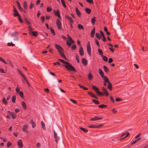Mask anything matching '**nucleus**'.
Wrapping results in <instances>:
<instances>
[{
	"instance_id": "1",
	"label": "nucleus",
	"mask_w": 148,
	"mask_h": 148,
	"mask_svg": "<svg viewBox=\"0 0 148 148\" xmlns=\"http://www.w3.org/2000/svg\"><path fill=\"white\" fill-rule=\"evenodd\" d=\"M59 60L63 63L65 64V65H64V66L67 69L73 71H76L74 67L68 62L61 59H59Z\"/></svg>"
},
{
	"instance_id": "2",
	"label": "nucleus",
	"mask_w": 148,
	"mask_h": 148,
	"mask_svg": "<svg viewBox=\"0 0 148 148\" xmlns=\"http://www.w3.org/2000/svg\"><path fill=\"white\" fill-rule=\"evenodd\" d=\"M55 48L57 49L60 55L64 58L66 59V57L64 55L63 53V49L59 45L55 43L54 44Z\"/></svg>"
},
{
	"instance_id": "3",
	"label": "nucleus",
	"mask_w": 148,
	"mask_h": 148,
	"mask_svg": "<svg viewBox=\"0 0 148 148\" xmlns=\"http://www.w3.org/2000/svg\"><path fill=\"white\" fill-rule=\"evenodd\" d=\"M92 88L100 96H104V94L102 92L99 91V89L95 86H92Z\"/></svg>"
},
{
	"instance_id": "4",
	"label": "nucleus",
	"mask_w": 148,
	"mask_h": 148,
	"mask_svg": "<svg viewBox=\"0 0 148 148\" xmlns=\"http://www.w3.org/2000/svg\"><path fill=\"white\" fill-rule=\"evenodd\" d=\"M56 24L57 25V28L59 30H61L62 29V24L60 20L57 18L56 19Z\"/></svg>"
},
{
	"instance_id": "5",
	"label": "nucleus",
	"mask_w": 148,
	"mask_h": 148,
	"mask_svg": "<svg viewBox=\"0 0 148 148\" xmlns=\"http://www.w3.org/2000/svg\"><path fill=\"white\" fill-rule=\"evenodd\" d=\"M87 51L88 54L90 56H91V48L90 44L89 42L87 43Z\"/></svg>"
},
{
	"instance_id": "6",
	"label": "nucleus",
	"mask_w": 148,
	"mask_h": 148,
	"mask_svg": "<svg viewBox=\"0 0 148 148\" xmlns=\"http://www.w3.org/2000/svg\"><path fill=\"white\" fill-rule=\"evenodd\" d=\"M28 129V125L27 124H25L23 126L22 128V131L24 133H28V132L27 130Z\"/></svg>"
},
{
	"instance_id": "7",
	"label": "nucleus",
	"mask_w": 148,
	"mask_h": 148,
	"mask_svg": "<svg viewBox=\"0 0 148 148\" xmlns=\"http://www.w3.org/2000/svg\"><path fill=\"white\" fill-rule=\"evenodd\" d=\"M65 18L68 20L70 23H73L74 21L71 17L68 15L65 16Z\"/></svg>"
},
{
	"instance_id": "8",
	"label": "nucleus",
	"mask_w": 148,
	"mask_h": 148,
	"mask_svg": "<svg viewBox=\"0 0 148 148\" xmlns=\"http://www.w3.org/2000/svg\"><path fill=\"white\" fill-rule=\"evenodd\" d=\"M14 14L13 16L15 17L16 16H19L20 15L18 13L16 9V8L14 7Z\"/></svg>"
},
{
	"instance_id": "9",
	"label": "nucleus",
	"mask_w": 148,
	"mask_h": 148,
	"mask_svg": "<svg viewBox=\"0 0 148 148\" xmlns=\"http://www.w3.org/2000/svg\"><path fill=\"white\" fill-rule=\"evenodd\" d=\"M102 90L103 92V93L104 94V95H105L106 96H108L109 94L107 92V90L103 87H102Z\"/></svg>"
},
{
	"instance_id": "10",
	"label": "nucleus",
	"mask_w": 148,
	"mask_h": 148,
	"mask_svg": "<svg viewBox=\"0 0 148 148\" xmlns=\"http://www.w3.org/2000/svg\"><path fill=\"white\" fill-rule=\"evenodd\" d=\"M53 14L56 16H57L60 19H61V17L60 16V12L58 10H57L56 11L54 12Z\"/></svg>"
},
{
	"instance_id": "11",
	"label": "nucleus",
	"mask_w": 148,
	"mask_h": 148,
	"mask_svg": "<svg viewBox=\"0 0 148 148\" xmlns=\"http://www.w3.org/2000/svg\"><path fill=\"white\" fill-rule=\"evenodd\" d=\"M8 113L9 115H11L13 119H14L16 118V116L14 112H12L10 111H8Z\"/></svg>"
},
{
	"instance_id": "12",
	"label": "nucleus",
	"mask_w": 148,
	"mask_h": 148,
	"mask_svg": "<svg viewBox=\"0 0 148 148\" xmlns=\"http://www.w3.org/2000/svg\"><path fill=\"white\" fill-rule=\"evenodd\" d=\"M102 119V117H98L97 116H94L93 118H91L90 119V121H97L99 120H101Z\"/></svg>"
},
{
	"instance_id": "13",
	"label": "nucleus",
	"mask_w": 148,
	"mask_h": 148,
	"mask_svg": "<svg viewBox=\"0 0 148 148\" xmlns=\"http://www.w3.org/2000/svg\"><path fill=\"white\" fill-rule=\"evenodd\" d=\"M17 144L19 147L20 148H22L23 147V145L21 140H19L17 142Z\"/></svg>"
},
{
	"instance_id": "14",
	"label": "nucleus",
	"mask_w": 148,
	"mask_h": 148,
	"mask_svg": "<svg viewBox=\"0 0 148 148\" xmlns=\"http://www.w3.org/2000/svg\"><path fill=\"white\" fill-rule=\"evenodd\" d=\"M95 27H93L92 30L91 34L90 36L91 37L94 38V37L95 34Z\"/></svg>"
},
{
	"instance_id": "15",
	"label": "nucleus",
	"mask_w": 148,
	"mask_h": 148,
	"mask_svg": "<svg viewBox=\"0 0 148 148\" xmlns=\"http://www.w3.org/2000/svg\"><path fill=\"white\" fill-rule=\"evenodd\" d=\"M75 9L77 14L78 16L80 17L81 15V14L78 9L77 7H75Z\"/></svg>"
},
{
	"instance_id": "16",
	"label": "nucleus",
	"mask_w": 148,
	"mask_h": 148,
	"mask_svg": "<svg viewBox=\"0 0 148 148\" xmlns=\"http://www.w3.org/2000/svg\"><path fill=\"white\" fill-rule=\"evenodd\" d=\"M29 123L32 124V127L33 128H34L36 126V123L35 122L33 121V119H31L29 122Z\"/></svg>"
},
{
	"instance_id": "17",
	"label": "nucleus",
	"mask_w": 148,
	"mask_h": 148,
	"mask_svg": "<svg viewBox=\"0 0 148 148\" xmlns=\"http://www.w3.org/2000/svg\"><path fill=\"white\" fill-rule=\"evenodd\" d=\"M79 53L81 56H82L84 54V51L83 48L80 46L79 49Z\"/></svg>"
},
{
	"instance_id": "18",
	"label": "nucleus",
	"mask_w": 148,
	"mask_h": 148,
	"mask_svg": "<svg viewBox=\"0 0 148 148\" xmlns=\"http://www.w3.org/2000/svg\"><path fill=\"white\" fill-rule=\"evenodd\" d=\"M54 138L56 139L55 141L57 143H58V141L59 140V138L57 134L56 133L55 131H54Z\"/></svg>"
},
{
	"instance_id": "19",
	"label": "nucleus",
	"mask_w": 148,
	"mask_h": 148,
	"mask_svg": "<svg viewBox=\"0 0 148 148\" xmlns=\"http://www.w3.org/2000/svg\"><path fill=\"white\" fill-rule=\"evenodd\" d=\"M102 125H98L97 126H95V125H90L88 126V127L90 128H99V127H101V126H102Z\"/></svg>"
},
{
	"instance_id": "20",
	"label": "nucleus",
	"mask_w": 148,
	"mask_h": 148,
	"mask_svg": "<svg viewBox=\"0 0 148 148\" xmlns=\"http://www.w3.org/2000/svg\"><path fill=\"white\" fill-rule=\"evenodd\" d=\"M98 72L101 77H104V73L103 71L100 68L99 69Z\"/></svg>"
},
{
	"instance_id": "21",
	"label": "nucleus",
	"mask_w": 148,
	"mask_h": 148,
	"mask_svg": "<svg viewBox=\"0 0 148 148\" xmlns=\"http://www.w3.org/2000/svg\"><path fill=\"white\" fill-rule=\"evenodd\" d=\"M82 62L83 64L85 66L87 64L88 62L87 60L84 58H82Z\"/></svg>"
},
{
	"instance_id": "22",
	"label": "nucleus",
	"mask_w": 148,
	"mask_h": 148,
	"mask_svg": "<svg viewBox=\"0 0 148 148\" xmlns=\"http://www.w3.org/2000/svg\"><path fill=\"white\" fill-rule=\"evenodd\" d=\"M88 93L89 95H90L91 97H93L95 98L98 99L97 97L93 93L90 92H88Z\"/></svg>"
},
{
	"instance_id": "23",
	"label": "nucleus",
	"mask_w": 148,
	"mask_h": 148,
	"mask_svg": "<svg viewBox=\"0 0 148 148\" xmlns=\"http://www.w3.org/2000/svg\"><path fill=\"white\" fill-rule=\"evenodd\" d=\"M31 34L32 36L35 37H36L38 35V32L37 31L31 32Z\"/></svg>"
},
{
	"instance_id": "24",
	"label": "nucleus",
	"mask_w": 148,
	"mask_h": 148,
	"mask_svg": "<svg viewBox=\"0 0 148 148\" xmlns=\"http://www.w3.org/2000/svg\"><path fill=\"white\" fill-rule=\"evenodd\" d=\"M21 105L24 109L25 110L26 109L27 106L26 105V104L24 101H22L21 102Z\"/></svg>"
},
{
	"instance_id": "25",
	"label": "nucleus",
	"mask_w": 148,
	"mask_h": 148,
	"mask_svg": "<svg viewBox=\"0 0 148 148\" xmlns=\"http://www.w3.org/2000/svg\"><path fill=\"white\" fill-rule=\"evenodd\" d=\"M108 88L110 91H111L112 90V85L111 83L110 82L108 83Z\"/></svg>"
},
{
	"instance_id": "26",
	"label": "nucleus",
	"mask_w": 148,
	"mask_h": 148,
	"mask_svg": "<svg viewBox=\"0 0 148 148\" xmlns=\"http://www.w3.org/2000/svg\"><path fill=\"white\" fill-rule=\"evenodd\" d=\"M102 77L103 78L104 81L108 83L109 82V79L106 76L104 75V77Z\"/></svg>"
},
{
	"instance_id": "27",
	"label": "nucleus",
	"mask_w": 148,
	"mask_h": 148,
	"mask_svg": "<svg viewBox=\"0 0 148 148\" xmlns=\"http://www.w3.org/2000/svg\"><path fill=\"white\" fill-rule=\"evenodd\" d=\"M103 68L105 71L107 73H108L109 71V69L105 65L103 66Z\"/></svg>"
},
{
	"instance_id": "28",
	"label": "nucleus",
	"mask_w": 148,
	"mask_h": 148,
	"mask_svg": "<svg viewBox=\"0 0 148 148\" xmlns=\"http://www.w3.org/2000/svg\"><path fill=\"white\" fill-rule=\"evenodd\" d=\"M95 18H96V17H93V18H91V22L92 24L93 25H94L95 24V22L96 21V20H95Z\"/></svg>"
},
{
	"instance_id": "29",
	"label": "nucleus",
	"mask_w": 148,
	"mask_h": 148,
	"mask_svg": "<svg viewBox=\"0 0 148 148\" xmlns=\"http://www.w3.org/2000/svg\"><path fill=\"white\" fill-rule=\"evenodd\" d=\"M95 37L98 39L100 40L101 38V36H100L99 34L96 33L95 34Z\"/></svg>"
},
{
	"instance_id": "30",
	"label": "nucleus",
	"mask_w": 148,
	"mask_h": 148,
	"mask_svg": "<svg viewBox=\"0 0 148 148\" xmlns=\"http://www.w3.org/2000/svg\"><path fill=\"white\" fill-rule=\"evenodd\" d=\"M85 11L87 13H88V14H89L91 12V10L89 8H85Z\"/></svg>"
},
{
	"instance_id": "31",
	"label": "nucleus",
	"mask_w": 148,
	"mask_h": 148,
	"mask_svg": "<svg viewBox=\"0 0 148 148\" xmlns=\"http://www.w3.org/2000/svg\"><path fill=\"white\" fill-rule=\"evenodd\" d=\"M23 7L26 10L27 8V4L26 2L24 1L23 3Z\"/></svg>"
},
{
	"instance_id": "32",
	"label": "nucleus",
	"mask_w": 148,
	"mask_h": 148,
	"mask_svg": "<svg viewBox=\"0 0 148 148\" xmlns=\"http://www.w3.org/2000/svg\"><path fill=\"white\" fill-rule=\"evenodd\" d=\"M67 36L68 38V39L69 40L71 41L72 43H73L74 42V41L73 40L72 38L69 36V35L68 34H67Z\"/></svg>"
},
{
	"instance_id": "33",
	"label": "nucleus",
	"mask_w": 148,
	"mask_h": 148,
	"mask_svg": "<svg viewBox=\"0 0 148 148\" xmlns=\"http://www.w3.org/2000/svg\"><path fill=\"white\" fill-rule=\"evenodd\" d=\"M8 64H7L9 65L11 68H13L14 67V66L12 64V62L10 60H8V62H7Z\"/></svg>"
},
{
	"instance_id": "34",
	"label": "nucleus",
	"mask_w": 148,
	"mask_h": 148,
	"mask_svg": "<svg viewBox=\"0 0 148 148\" xmlns=\"http://www.w3.org/2000/svg\"><path fill=\"white\" fill-rule=\"evenodd\" d=\"M92 101L94 103L96 104H99L100 103V102L98 101L95 100L93 99H92Z\"/></svg>"
},
{
	"instance_id": "35",
	"label": "nucleus",
	"mask_w": 148,
	"mask_h": 148,
	"mask_svg": "<svg viewBox=\"0 0 148 148\" xmlns=\"http://www.w3.org/2000/svg\"><path fill=\"white\" fill-rule=\"evenodd\" d=\"M79 128L84 132L87 133L88 132V130L86 129L81 127H79Z\"/></svg>"
},
{
	"instance_id": "36",
	"label": "nucleus",
	"mask_w": 148,
	"mask_h": 148,
	"mask_svg": "<svg viewBox=\"0 0 148 148\" xmlns=\"http://www.w3.org/2000/svg\"><path fill=\"white\" fill-rule=\"evenodd\" d=\"M78 86L81 88H82L84 90H88V88L85 87L84 86L81 85L80 84H79Z\"/></svg>"
},
{
	"instance_id": "37",
	"label": "nucleus",
	"mask_w": 148,
	"mask_h": 148,
	"mask_svg": "<svg viewBox=\"0 0 148 148\" xmlns=\"http://www.w3.org/2000/svg\"><path fill=\"white\" fill-rule=\"evenodd\" d=\"M102 59L105 61V62H107L108 60V58L106 56H102Z\"/></svg>"
},
{
	"instance_id": "38",
	"label": "nucleus",
	"mask_w": 148,
	"mask_h": 148,
	"mask_svg": "<svg viewBox=\"0 0 148 148\" xmlns=\"http://www.w3.org/2000/svg\"><path fill=\"white\" fill-rule=\"evenodd\" d=\"M17 71L18 72V73L21 74V75L24 78L25 76L22 73L21 71L19 69H17Z\"/></svg>"
},
{
	"instance_id": "39",
	"label": "nucleus",
	"mask_w": 148,
	"mask_h": 148,
	"mask_svg": "<svg viewBox=\"0 0 148 148\" xmlns=\"http://www.w3.org/2000/svg\"><path fill=\"white\" fill-rule=\"evenodd\" d=\"M98 51L100 55L101 56H103V52L101 49L99 48L98 49Z\"/></svg>"
},
{
	"instance_id": "40",
	"label": "nucleus",
	"mask_w": 148,
	"mask_h": 148,
	"mask_svg": "<svg viewBox=\"0 0 148 148\" xmlns=\"http://www.w3.org/2000/svg\"><path fill=\"white\" fill-rule=\"evenodd\" d=\"M78 27L79 29H84L83 26L80 24L78 25Z\"/></svg>"
},
{
	"instance_id": "41",
	"label": "nucleus",
	"mask_w": 148,
	"mask_h": 148,
	"mask_svg": "<svg viewBox=\"0 0 148 148\" xmlns=\"http://www.w3.org/2000/svg\"><path fill=\"white\" fill-rule=\"evenodd\" d=\"M16 99V96L15 95H13L12 98V101L13 103H15Z\"/></svg>"
},
{
	"instance_id": "42",
	"label": "nucleus",
	"mask_w": 148,
	"mask_h": 148,
	"mask_svg": "<svg viewBox=\"0 0 148 148\" xmlns=\"http://www.w3.org/2000/svg\"><path fill=\"white\" fill-rule=\"evenodd\" d=\"M7 44V45L9 46H15V45L12 42H8Z\"/></svg>"
},
{
	"instance_id": "43",
	"label": "nucleus",
	"mask_w": 148,
	"mask_h": 148,
	"mask_svg": "<svg viewBox=\"0 0 148 148\" xmlns=\"http://www.w3.org/2000/svg\"><path fill=\"white\" fill-rule=\"evenodd\" d=\"M71 42H72L69 40L67 41L66 42L67 45L69 47H71Z\"/></svg>"
},
{
	"instance_id": "44",
	"label": "nucleus",
	"mask_w": 148,
	"mask_h": 148,
	"mask_svg": "<svg viewBox=\"0 0 148 148\" xmlns=\"http://www.w3.org/2000/svg\"><path fill=\"white\" fill-rule=\"evenodd\" d=\"M107 107V106L105 105L104 104H101L99 105L98 106V107L99 108H104L106 107Z\"/></svg>"
},
{
	"instance_id": "45",
	"label": "nucleus",
	"mask_w": 148,
	"mask_h": 148,
	"mask_svg": "<svg viewBox=\"0 0 148 148\" xmlns=\"http://www.w3.org/2000/svg\"><path fill=\"white\" fill-rule=\"evenodd\" d=\"M61 1L62 4V5H63L64 7L66 8V6L65 4V2L64 0H61Z\"/></svg>"
},
{
	"instance_id": "46",
	"label": "nucleus",
	"mask_w": 148,
	"mask_h": 148,
	"mask_svg": "<svg viewBox=\"0 0 148 148\" xmlns=\"http://www.w3.org/2000/svg\"><path fill=\"white\" fill-rule=\"evenodd\" d=\"M19 95L22 98H24L23 93L21 91H20L19 93Z\"/></svg>"
},
{
	"instance_id": "47",
	"label": "nucleus",
	"mask_w": 148,
	"mask_h": 148,
	"mask_svg": "<svg viewBox=\"0 0 148 148\" xmlns=\"http://www.w3.org/2000/svg\"><path fill=\"white\" fill-rule=\"evenodd\" d=\"M18 34V32H15L14 33H12L11 35L12 37H16Z\"/></svg>"
},
{
	"instance_id": "48",
	"label": "nucleus",
	"mask_w": 148,
	"mask_h": 148,
	"mask_svg": "<svg viewBox=\"0 0 148 148\" xmlns=\"http://www.w3.org/2000/svg\"><path fill=\"white\" fill-rule=\"evenodd\" d=\"M95 42L99 47L100 45L99 41L97 39H95Z\"/></svg>"
},
{
	"instance_id": "49",
	"label": "nucleus",
	"mask_w": 148,
	"mask_h": 148,
	"mask_svg": "<svg viewBox=\"0 0 148 148\" xmlns=\"http://www.w3.org/2000/svg\"><path fill=\"white\" fill-rule=\"evenodd\" d=\"M88 79L90 80H91L92 78V76L91 73H89L88 75Z\"/></svg>"
},
{
	"instance_id": "50",
	"label": "nucleus",
	"mask_w": 148,
	"mask_h": 148,
	"mask_svg": "<svg viewBox=\"0 0 148 148\" xmlns=\"http://www.w3.org/2000/svg\"><path fill=\"white\" fill-rule=\"evenodd\" d=\"M50 30L51 32V33H52V34L53 35H55V31H54V29L52 27H50Z\"/></svg>"
},
{
	"instance_id": "51",
	"label": "nucleus",
	"mask_w": 148,
	"mask_h": 148,
	"mask_svg": "<svg viewBox=\"0 0 148 148\" xmlns=\"http://www.w3.org/2000/svg\"><path fill=\"white\" fill-rule=\"evenodd\" d=\"M2 102L5 105H6L7 102L6 100V99L5 98H3L2 99Z\"/></svg>"
},
{
	"instance_id": "52",
	"label": "nucleus",
	"mask_w": 148,
	"mask_h": 148,
	"mask_svg": "<svg viewBox=\"0 0 148 148\" xmlns=\"http://www.w3.org/2000/svg\"><path fill=\"white\" fill-rule=\"evenodd\" d=\"M0 61L2 62H3V63L5 64H7L8 63L6 62L3 58H2L0 57Z\"/></svg>"
},
{
	"instance_id": "53",
	"label": "nucleus",
	"mask_w": 148,
	"mask_h": 148,
	"mask_svg": "<svg viewBox=\"0 0 148 148\" xmlns=\"http://www.w3.org/2000/svg\"><path fill=\"white\" fill-rule=\"evenodd\" d=\"M75 58L77 62L78 63H79V58L77 54L75 55Z\"/></svg>"
},
{
	"instance_id": "54",
	"label": "nucleus",
	"mask_w": 148,
	"mask_h": 148,
	"mask_svg": "<svg viewBox=\"0 0 148 148\" xmlns=\"http://www.w3.org/2000/svg\"><path fill=\"white\" fill-rule=\"evenodd\" d=\"M86 1L90 4H93L94 2L92 0H86Z\"/></svg>"
},
{
	"instance_id": "55",
	"label": "nucleus",
	"mask_w": 148,
	"mask_h": 148,
	"mask_svg": "<svg viewBox=\"0 0 148 148\" xmlns=\"http://www.w3.org/2000/svg\"><path fill=\"white\" fill-rule=\"evenodd\" d=\"M25 23L28 24H31V23H30V22H29V21L25 17Z\"/></svg>"
},
{
	"instance_id": "56",
	"label": "nucleus",
	"mask_w": 148,
	"mask_h": 148,
	"mask_svg": "<svg viewBox=\"0 0 148 148\" xmlns=\"http://www.w3.org/2000/svg\"><path fill=\"white\" fill-rule=\"evenodd\" d=\"M52 10V8L49 7H47V12H50Z\"/></svg>"
},
{
	"instance_id": "57",
	"label": "nucleus",
	"mask_w": 148,
	"mask_h": 148,
	"mask_svg": "<svg viewBox=\"0 0 148 148\" xmlns=\"http://www.w3.org/2000/svg\"><path fill=\"white\" fill-rule=\"evenodd\" d=\"M29 34L31 35V32H32V27L30 26H29Z\"/></svg>"
},
{
	"instance_id": "58",
	"label": "nucleus",
	"mask_w": 148,
	"mask_h": 148,
	"mask_svg": "<svg viewBox=\"0 0 148 148\" xmlns=\"http://www.w3.org/2000/svg\"><path fill=\"white\" fill-rule=\"evenodd\" d=\"M70 100L74 104H76L77 103L76 101L73 100L72 99H70Z\"/></svg>"
},
{
	"instance_id": "59",
	"label": "nucleus",
	"mask_w": 148,
	"mask_h": 148,
	"mask_svg": "<svg viewBox=\"0 0 148 148\" xmlns=\"http://www.w3.org/2000/svg\"><path fill=\"white\" fill-rule=\"evenodd\" d=\"M18 19L19 21L20 22V23H23V21L21 19V16L20 15L18 16Z\"/></svg>"
},
{
	"instance_id": "60",
	"label": "nucleus",
	"mask_w": 148,
	"mask_h": 148,
	"mask_svg": "<svg viewBox=\"0 0 148 148\" xmlns=\"http://www.w3.org/2000/svg\"><path fill=\"white\" fill-rule=\"evenodd\" d=\"M41 123L43 129L44 130L45 128V126L44 123L43 121H42L41 122Z\"/></svg>"
},
{
	"instance_id": "61",
	"label": "nucleus",
	"mask_w": 148,
	"mask_h": 148,
	"mask_svg": "<svg viewBox=\"0 0 148 148\" xmlns=\"http://www.w3.org/2000/svg\"><path fill=\"white\" fill-rule=\"evenodd\" d=\"M140 139V138L134 141H133L131 143V145H133L135 143L138 141Z\"/></svg>"
},
{
	"instance_id": "62",
	"label": "nucleus",
	"mask_w": 148,
	"mask_h": 148,
	"mask_svg": "<svg viewBox=\"0 0 148 148\" xmlns=\"http://www.w3.org/2000/svg\"><path fill=\"white\" fill-rule=\"evenodd\" d=\"M76 45H74L72 46L71 49H72L75 50L76 49Z\"/></svg>"
},
{
	"instance_id": "63",
	"label": "nucleus",
	"mask_w": 148,
	"mask_h": 148,
	"mask_svg": "<svg viewBox=\"0 0 148 148\" xmlns=\"http://www.w3.org/2000/svg\"><path fill=\"white\" fill-rule=\"evenodd\" d=\"M102 37L103 39H102V40L104 42H106V41L107 40L106 38L104 36V35L101 36V37Z\"/></svg>"
},
{
	"instance_id": "64",
	"label": "nucleus",
	"mask_w": 148,
	"mask_h": 148,
	"mask_svg": "<svg viewBox=\"0 0 148 148\" xmlns=\"http://www.w3.org/2000/svg\"><path fill=\"white\" fill-rule=\"evenodd\" d=\"M12 145V144L10 142H8L7 143V147H9Z\"/></svg>"
}]
</instances>
